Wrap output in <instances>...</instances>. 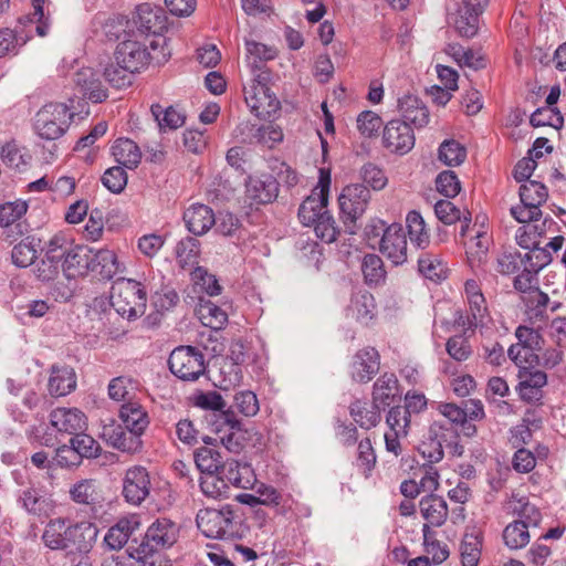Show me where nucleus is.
<instances>
[{
	"instance_id": "nucleus-1",
	"label": "nucleus",
	"mask_w": 566,
	"mask_h": 566,
	"mask_svg": "<svg viewBox=\"0 0 566 566\" xmlns=\"http://www.w3.org/2000/svg\"><path fill=\"white\" fill-rule=\"evenodd\" d=\"M98 533V527L91 522L71 523L56 517L46 523L41 539L45 547L65 553L66 566H92L90 553Z\"/></svg>"
},
{
	"instance_id": "nucleus-2",
	"label": "nucleus",
	"mask_w": 566,
	"mask_h": 566,
	"mask_svg": "<svg viewBox=\"0 0 566 566\" xmlns=\"http://www.w3.org/2000/svg\"><path fill=\"white\" fill-rule=\"evenodd\" d=\"M179 533L180 528L174 521L157 518L147 527L142 542L137 546H129V556L143 566H170L169 560L156 554L172 547Z\"/></svg>"
},
{
	"instance_id": "nucleus-3",
	"label": "nucleus",
	"mask_w": 566,
	"mask_h": 566,
	"mask_svg": "<svg viewBox=\"0 0 566 566\" xmlns=\"http://www.w3.org/2000/svg\"><path fill=\"white\" fill-rule=\"evenodd\" d=\"M74 113L63 103H49L42 106L33 119L35 134L45 140L62 137L70 127Z\"/></svg>"
},
{
	"instance_id": "nucleus-4",
	"label": "nucleus",
	"mask_w": 566,
	"mask_h": 566,
	"mask_svg": "<svg viewBox=\"0 0 566 566\" xmlns=\"http://www.w3.org/2000/svg\"><path fill=\"white\" fill-rule=\"evenodd\" d=\"M146 301V292L137 281L120 279L112 286L111 305L123 317L130 319L142 315Z\"/></svg>"
},
{
	"instance_id": "nucleus-5",
	"label": "nucleus",
	"mask_w": 566,
	"mask_h": 566,
	"mask_svg": "<svg viewBox=\"0 0 566 566\" xmlns=\"http://www.w3.org/2000/svg\"><path fill=\"white\" fill-rule=\"evenodd\" d=\"M196 521L206 537L228 538L237 533L234 512L229 505L221 509H202L198 512Z\"/></svg>"
},
{
	"instance_id": "nucleus-6",
	"label": "nucleus",
	"mask_w": 566,
	"mask_h": 566,
	"mask_svg": "<svg viewBox=\"0 0 566 566\" xmlns=\"http://www.w3.org/2000/svg\"><path fill=\"white\" fill-rule=\"evenodd\" d=\"M170 371L181 380L195 381L206 371L205 356L196 347L179 346L169 356Z\"/></svg>"
},
{
	"instance_id": "nucleus-7",
	"label": "nucleus",
	"mask_w": 566,
	"mask_h": 566,
	"mask_svg": "<svg viewBox=\"0 0 566 566\" xmlns=\"http://www.w3.org/2000/svg\"><path fill=\"white\" fill-rule=\"evenodd\" d=\"M548 198L547 188L539 181L528 180L520 187L521 203L511 208L518 222H530L542 216L541 206Z\"/></svg>"
},
{
	"instance_id": "nucleus-8",
	"label": "nucleus",
	"mask_w": 566,
	"mask_h": 566,
	"mask_svg": "<svg viewBox=\"0 0 566 566\" xmlns=\"http://www.w3.org/2000/svg\"><path fill=\"white\" fill-rule=\"evenodd\" d=\"M370 198L369 189L361 184H352L342 190L338 197L339 209L350 233L356 232V221L365 213Z\"/></svg>"
},
{
	"instance_id": "nucleus-9",
	"label": "nucleus",
	"mask_w": 566,
	"mask_h": 566,
	"mask_svg": "<svg viewBox=\"0 0 566 566\" xmlns=\"http://www.w3.org/2000/svg\"><path fill=\"white\" fill-rule=\"evenodd\" d=\"M244 98L251 112L259 118H270L280 109L279 99L261 81V74L244 87Z\"/></svg>"
},
{
	"instance_id": "nucleus-10",
	"label": "nucleus",
	"mask_w": 566,
	"mask_h": 566,
	"mask_svg": "<svg viewBox=\"0 0 566 566\" xmlns=\"http://www.w3.org/2000/svg\"><path fill=\"white\" fill-rule=\"evenodd\" d=\"M415 142L413 129L406 122L392 119L384 128L382 145L391 154H408L415 147Z\"/></svg>"
},
{
	"instance_id": "nucleus-11",
	"label": "nucleus",
	"mask_w": 566,
	"mask_h": 566,
	"mask_svg": "<svg viewBox=\"0 0 566 566\" xmlns=\"http://www.w3.org/2000/svg\"><path fill=\"white\" fill-rule=\"evenodd\" d=\"M380 368V355L374 347L367 346L358 349L348 365V374L353 381L369 382Z\"/></svg>"
},
{
	"instance_id": "nucleus-12",
	"label": "nucleus",
	"mask_w": 566,
	"mask_h": 566,
	"mask_svg": "<svg viewBox=\"0 0 566 566\" xmlns=\"http://www.w3.org/2000/svg\"><path fill=\"white\" fill-rule=\"evenodd\" d=\"M329 177H321L318 186L313 192L301 203L298 208V219L306 227L313 226L318 218L326 213Z\"/></svg>"
},
{
	"instance_id": "nucleus-13",
	"label": "nucleus",
	"mask_w": 566,
	"mask_h": 566,
	"mask_svg": "<svg viewBox=\"0 0 566 566\" xmlns=\"http://www.w3.org/2000/svg\"><path fill=\"white\" fill-rule=\"evenodd\" d=\"M115 60L116 64L129 70L130 73H135L149 63L150 54L146 43L130 38L117 45Z\"/></svg>"
},
{
	"instance_id": "nucleus-14",
	"label": "nucleus",
	"mask_w": 566,
	"mask_h": 566,
	"mask_svg": "<svg viewBox=\"0 0 566 566\" xmlns=\"http://www.w3.org/2000/svg\"><path fill=\"white\" fill-rule=\"evenodd\" d=\"M379 250L396 266L407 261L408 242L400 224L392 223L385 229Z\"/></svg>"
},
{
	"instance_id": "nucleus-15",
	"label": "nucleus",
	"mask_w": 566,
	"mask_h": 566,
	"mask_svg": "<svg viewBox=\"0 0 566 566\" xmlns=\"http://www.w3.org/2000/svg\"><path fill=\"white\" fill-rule=\"evenodd\" d=\"M150 475L146 468L135 465L129 468L123 480V495L134 505H139L150 493Z\"/></svg>"
},
{
	"instance_id": "nucleus-16",
	"label": "nucleus",
	"mask_w": 566,
	"mask_h": 566,
	"mask_svg": "<svg viewBox=\"0 0 566 566\" xmlns=\"http://www.w3.org/2000/svg\"><path fill=\"white\" fill-rule=\"evenodd\" d=\"M101 437L107 444L122 452L135 453L143 446L142 434L115 422L105 424Z\"/></svg>"
},
{
	"instance_id": "nucleus-17",
	"label": "nucleus",
	"mask_w": 566,
	"mask_h": 566,
	"mask_svg": "<svg viewBox=\"0 0 566 566\" xmlns=\"http://www.w3.org/2000/svg\"><path fill=\"white\" fill-rule=\"evenodd\" d=\"M279 184L270 174L250 176L245 182V197L250 205H265L277 196Z\"/></svg>"
},
{
	"instance_id": "nucleus-18",
	"label": "nucleus",
	"mask_w": 566,
	"mask_h": 566,
	"mask_svg": "<svg viewBox=\"0 0 566 566\" xmlns=\"http://www.w3.org/2000/svg\"><path fill=\"white\" fill-rule=\"evenodd\" d=\"M50 423L60 433L74 436L87 428L85 413L77 408H56L50 412Z\"/></svg>"
},
{
	"instance_id": "nucleus-19",
	"label": "nucleus",
	"mask_w": 566,
	"mask_h": 566,
	"mask_svg": "<svg viewBox=\"0 0 566 566\" xmlns=\"http://www.w3.org/2000/svg\"><path fill=\"white\" fill-rule=\"evenodd\" d=\"M517 391L522 400L537 403L543 398V388L547 385V375L542 370L523 368L518 373Z\"/></svg>"
},
{
	"instance_id": "nucleus-20",
	"label": "nucleus",
	"mask_w": 566,
	"mask_h": 566,
	"mask_svg": "<svg viewBox=\"0 0 566 566\" xmlns=\"http://www.w3.org/2000/svg\"><path fill=\"white\" fill-rule=\"evenodd\" d=\"M75 86L93 103H101L108 96L98 73L92 67H82L74 74Z\"/></svg>"
},
{
	"instance_id": "nucleus-21",
	"label": "nucleus",
	"mask_w": 566,
	"mask_h": 566,
	"mask_svg": "<svg viewBox=\"0 0 566 566\" xmlns=\"http://www.w3.org/2000/svg\"><path fill=\"white\" fill-rule=\"evenodd\" d=\"M165 10L154 3L144 2L137 6L135 23L143 32L159 34L166 28Z\"/></svg>"
},
{
	"instance_id": "nucleus-22",
	"label": "nucleus",
	"mask_w": 566,
	"mask_h": 566,
	"mask_svg": "<svg viewBox=\"0 0 566 566\" xmlns=\"http://www.w3.org/2000/svg\"><path fill=\"white\" fill-rule=\"evenodd\" d=\"M139 527L140 521L137 515L119 518L117 523L106 532L103 541L104 545L111 551H119Z\"/></svg>"
},
{
	"instance_id": "nucleus-23",
	"label": "nucleus",
	"mask_w": 566,
	"mask_h": 566,
	"mask_svg": "<svg viewBox=\"0 0 566 566\" xmlns=\"http://www.w3.org/2000/svg\"><path fill=\"white\" fill-rule=\"evenodd\" d=\"M217 432L222 431L221 427L224 426L227 429L224 433L219 437L220 442L223 447L231 452H239L243 448L244 434L241 430V422L232 411H227L218 415Z\"/></svg>"
},
{
	"instance_id": "nucleus-24",
	"label": "nucleus",
	"mask_w": 566,
	"mask_h": 566,
	"mask_svg": "<svg viewBox=\"0 0 566 566\" xmlns=\"http://www.w3.org/2000/svg\"><path fill=\"white\" fill-rule=\"evenodd\" d=\"M428 434L430 442H422L419 452L428 462L438 463L443 459V444L447 436L451 434V429L436 421L430 426Z\"/></svg>"
},
{
	"instance_id": "nucleus-25",
	"label": "nucleus",
	"mask_w": 566,
	"mask_h": 566,
	"mask_svg": "<svg viewBox=\"0 0 566 566\" xmlns=\"http://www.w3.org/2000/svg\"><path fill=\"white\" fill-rule=\"evenodd\" d=\"M227 486L233 485L239 489H250L255 482L253 469L250 464L240 463L233 459H227L220 469Z\"/></svg>"
},
{
	"instance_id": "nucleus-26",
	"label": "nucleus",
	"mask_w": 566,
	"mask_h": 566,
	"mask_svg": "<svg viewBox=\"0 0 566 566\" xmlns=\"http://www.w3.org/2000/svg\"><path fill=\"white\" fill-rule=\"evenodd\" d=\"M76 388V374L70 366L54 365L48 379V391L52 397H64Z\"/></svg>"
},
{
	"instance_id": "nucleus-27",
	"label": "nucleus",
	"mask_w": 566,
	"mask_h": 566,
	"mask_svg": "<svg viewBox=\"0 0 566 566\" xmlns=\"http://www.w3.org/2000/svg\"><path fill=\"white\" fill-rule=\"evenodd\" d=\"M184 221L189 232L202 235L208 232L216 222L213 210L201 203L191 205L184 212Z\"/></svg>"
},
{
	"instance_id": "nucleus-28",
	"label": "nucleus",
	"mask_w": 566,
	"mask_h": 566,
	"mask_svg": "<svg viewBox=\"0 0 566 566\" xmlns=\"http://www.w3.org/2000/svg\"><path fill=\"white\" fill-rule=\"evenodd\" d=\"M61 265L63 273L67 279H75L86 274L91 266L87 248L73 244Z\"/></svg>"
},
{
	"instance_id": "nucleus-29",
	"label": "nucleus",
	"mask_w": 566,
	"mask_h": 566,
	"mask_svg": "<svg viewBox=\"0 0 566 566\" xmlns=\"http://www.w3.org/2000/svg\"><path fill=\"white\" fill-rule=\"evenodd\" d=\"M420 514L427 521V525L440 527L448 517V504L438 495H428L420 501Z\"/></svg>"
},
{
	"instance_id": "nucleus-30",
	"label": "nucleus",
	"mask_w": 566,
	"mask_h": 566,
	"mask_svg": "<svg viewBox=\"0 0 566 566\" xmlns=\"http://www.w3.org/2000/svg\"><path fill=\"white\" fill-rule=\"evenodd\" d=\"M375 311L376 303L373 294L364 290L353 294L347 308L348 315L363 324H368L374 318Z\"/></svg>"
},
{
	"instance_id": "nucleus-31",
	"label": "nucleus",
	"mask_w": 566,
	"mask_h": 566,
	"mask_svg": "<svg viewBox=\"0 0 566 566\" xmlns=\"http://www.w3.org/2000/svg\"><path fill=\"white\" fill-rule=\"evenodd\" d=\"M399 111L402 122H409L416 127H423L429 122V112L426 105L415 95H405L399 99Z\"/></svg>"
},
{
	"instance_id": "nucleus-32",
	"label": "nucleus",
	"mask_w": 566,
	"mask_h": 566,
	"mask_svg": "<svg viewBox=\"0 0 566 566\" xmlns=\"http://www.w3.org/2000/svg\"><path fill=\"white\" fill-rule=\"evenodd\" d=\"M399 392L398 379L394 374H382L373 386V402L380 407L389 406Z\"/></svg>"
},
{
	"instance_id": "nucleus-33",
	"label": "nucleus",
	"mask_w": 566,
	"mask_h": 566,
	"mask_svg": "<svg viewBox=\"0 0 566 566\" xmlns=\"http://www.w3.org/2000/svg\"><path fill=\"white\" fill-rule=\"evenodd\" d=\"M119 418L126 429L143 436L149 424L147 412L136 401H128L120 407Z\"/></svg>"
},
{
	"instance_id": "nucleus-34",
	"label": "nucleus",
	"mask_w": 566,
	"mask_h": 566,
	"mask_svg": "<svg viewBox=\"0 0 566 566\" xmlns=\"http://www.w3.org/2000/svg\"><path fill=\"white\" fill-rule=\"evenodd\" d=\"M482 552V534L473 527L467 531L460 544L462 566H478Z\"/></svg>"
},
{
	"instance_id": "nucleus-35",
	"label": "nucleus",
	"mask_w": 566,
	"mask_h": 566,
	"mask_svg": "<svg viewBox=\"0 0 566 566\" xmlns=\"http://www.w3.org/2000/svg\"><path fill=\"white\" fill-rule=\"evenodd\" d=\"M112 154L120 166L128 169L136 168L142 159L138 145L129 138L117 139L112 147Z\"/></svg>"
},
{
	"instance_id": "nucleus-36",
	"label": "nucleus",
	"mask_w": 566,
	"mask_h": 566,
	"mask_svg": "<svg viewBox=\"0 0 566 566\" xmlns=\"http://www.w3.org/2000/svg\"><path fill=\"white\" fill-rule=\"evenodd\" d=\"M509 510L520 517L516 522H522L527 527L538 526L542 521L538 507L525 496L513 495L509 501Z\"/></svg>"
},
{
	"instance_id": "nucleus-37",
	"label": "nucleus",
	"mask_w": 566,
	"mask_h": 566,
	"mask_svg": "<svg viewBox=\"0 0 566 566\" xmlns=\"http://www.w3.org/2000/svg\"><path fill=\"white\" fill-rule=\"evenodd\" d=\"M349 413L354 421L363 429H371L380 421L379 408L373 402L365 400H355L349 407Z\"/></svg>"
},
{
	"instance_id": "nucleus-38",
	"label": "nucleus",
	"mask_w": 566,
	"mask_h": 566,
	"mask_svg": "<svg viewBox=\"0 0 566 566\" xmlns=\"http://www.w3.org/2000/svg\"><path fill=\"white\" fill-rule=\"evenodd\" d=\"M150 111L161 132H165L166 129H177L186 122L185 113L175 106L164 108L159 104H154L151 105Z\"/></svg>"
},
{
	"instance_id": "nucleus-39",
	"label": "nucleus",
	"mask_w": 566,
	"mask_h": 566,
	"mask_svg": "<svg viewBox=\"0 0 566 566\" xmlns=\"http://www.w3.org/2000/svg\"><path fill=\"white\" fill-rule=\"evenodd\" d=\"M406 223L411 243L419 249H426L430 243V233L423 217L412 210L407 214Z\"/></svg>"
},
{
	"instance_id": "nucleus-40",
	"label": "nucleus",
	"mask_w": 566,
	"mask_h": 566,
	"mask_svg": "<svg viewBox=\"0 0 566 566\" xmlns=\"http://www.w3.org/2000/svg\"><path fill=\"white\" fill-rule=\"evenodd\" d=\"M193 458L197 468L203 474L219 472L226 461L217 447L210 446L198 448L193 453Z\"/></svg>"
},
{
	"instance_id": "nucleus-41",
	"label": "nucleus",
	"mask_w": 566,
	"mask_h": 566,
	"mask_svg": "<svg viewBox=\"0 0 566 566\" xmlns=\"http://www.w3.org/2000/svg\"><path fill=\"white\" fill-rule=\"evenodd\" d=\"M467 244V256L471 269L480 268L488 254L490 239L484 231H476L475 235L471 238Z\"/></svg>"
},
{
	"instance_id": "nucleus-42",
	"label": "nucleus",
	"mask_w": 566,
	"mask_h": 566,
	"mask_svg": "<svg viewBox=\"0 0 566 566\" xmlns=\"http://www.w3.org/2000/svg\"><path fill=\"white\" fill-rule=\"evenodd\" d=\"M71 497L78 504L95 505L101 502L102 495L96 480H82L70 490Z\"/></svg>"
},
{
	"instance_id": "nucleus-43",
	"label": "nucleus",
	"mask_w": 566,
	"mask_h": 566,
	"mask_svg": "<svg viewBox=\"0 0 566 566\" xmlns=\"http://www.w3.org/2000/svg\"><path fill=\"white\" fill-rule=\"evenodd\" d=\"M200 322L212 329H221L228 321L227 313L217 304L201 300L197 308Z\"/></svg>"
},
{
	"instance_id": "nucleus-44",
	"label": "nucleus",
	"mask_w": 566,
	"mask_h": 566,
	"mask_svg": "<svg viewBox=\"0 0 566 566\" xmlns=\"http://www.w3.org/2000/svg\"><path fill=\"white\" fill-rule=\"evenodd\" d=\"M92 270H97L104 279H112L120 272V265L117 255L113 250H97L91 259Z\"/></svg>"
},
{
	"instance_id": "nucleus-45",
	"label": "nucleus",
	"mask_w": 566,
	"mask_h": 566,
	"mask_svg": "<svg viewBox=\"0 0 566 566\" xmlns=\"http://www.w3.org/2000/svg\"><path fill=\"white\" fill-rule=\"evenodd\" d=\"M30 39L22 28L14 30L4 28L0 29V57L8 54H17L19 49Z\"/></svg>"
},
{
	"instance_id": "nucleus-46",
	"label": "nucleus",
	"mask_w": 566,
	"mask_h": 566,
	"mask_svg": "<svg viewBox=\"0 0 566 566\" xmlns=\"http://www.w3.org/2000/svg\"><path fill=\"white\" fill-rule=\"evenodd\" d=\"M418 270L427 279L440 281L447 277L448 268L439 255L423 253L418 259Z\"/></svg>"
},
{
	"instance_id": "nucleus-47",
	"label": "nucleus",
	"mask_w": 566,
	"mask_h": 566,
	"mask_svg": "<svg viewBox=\"0 0 566 566\" xmlns=\"http://www.w3.org/2000/svg\"><path fill=\"white\" fill-rule=\"evenodd\" d=\"M224 481L220 472L205 473L200 479V489L206 496L213 500L228 497L230 490Z\"/></svg>"
},
{
	"instance_id": "nucleus-48",
	"label": "nucleus",
	"mask_w": 566,
	"mask_h": 566,
	"mask_svg": "<svg viewBox=\"0 0 566 566\" xmlns=\"http://www.w3.org/2000/svg\"><path fill=\"white\" fill-rule=\"evenodd\" d=\"M377 463V457L369 438L359 441L356 452L354 465L361 472L365 478L371 475Z\"/></svg>"
},
{
	"instance_id": "nucleus-49",
	"label": "nucleus",
	"mask_w": 566,
	"mask_h": 566,
	"mask_svg": "<svg viewBox=\"0 0 566 566\" xmlns=\"http://www.w3.org/2000/svg\"><path fill=\"white\" fill-rule=\"evenodd\" d=\"M36 247L35 239L31 237L17 243L11 251L13 264L18 268H28L33 264L38 255Z\"/></svg>"
},
{
	"instance_id": "nucleus-50",
	"label": "nucleus",
	"mask_w": 566,
	"mask_h": 566,
	"mask_svg": "<svg viewBox=\"0 0 566 566\" xmlns=\"http://www.w3.org/2000/svg\"><path fill=\"white\" fill-rule=\"evenodd\" d=\"M526 314L533 322H542L546 317V311L549 303L547 294L539 290H533L524 296Z\"/></svg>"
},
{
	"instance_id": "nucleus-51",
	"label": "nucleus",
	"mask_w": 566,
	"mask_h": 566,
	"mask_svg": "<svg viewBox=\"0 0 566 566\" xmlns=\"http://www.w3.org/2000/svg\"><path fill=\"white\" fill-rule=\"evenodd\" d=\"M438 158L446 166H459L467 158V149L459 142L454 139H447L441 143L438 149Z\"/></svg>"
},
{
	"instance_id": "nucleus-52",
	"label": "nucleus",
	"mask_w": 566,
	"mask_h": 566,
	"mask_svg": "<svg viewBox=\"0 0 566 566\" xmlns=\"http://www.w3.org/2000/svg\"><path fill=\"white\" fill-rule=\"evenodd\" d=\"M73 244L66 234L59 232L45 242L42 251L45 256L61 264Z\"/></svg>"
},
{
	"instance_id": "nucleus-53",
	"label": "nucleus",
	"mask_w": 566,
	"mask_h": 566,
	"mask_svg": "<svg viewBox=\"0 0 566 566\" xmlns=\"http://www.w3.org/2000/svg\"><path fill=\"white\" fill-rule=\"evenodd\" d=\"M199 247V241L191 237H186L177 243L175 253L181 268L192 266L197 263Z\"/></svg>"
},
{
	"instance_id": "nucleus-54",
	"label": "nucleus",
	"mask_w": 566,
	"mask_h": 566,
	"mask_svg": "<svg viewBox=\"0 0 566 566\" xmlns=\"http://www.w3.org/2000/svg\"><path fill=\"white\" fill-rule=\"evenodd\" d=\"M528 527L522 522L514 521L510 523L503 531V539L511 549H518L530 543Z\"/></svg>"
},
{
	"instance_id": "nucleus-55",
	"label": "nucleus",
	"mask_w": 566,
	"mask_h": 566,
	"mask_svg": "<svg viewBox=\"0 0 566 566\" xmlns=\"http://www.w3.org/2000/svg\"><path fill=\"white\" fill-rule=\"evenodd\" d=\"M70 442L71 450L82 458H96L101 452L99 443L84 431L74 434Z\"/></svg>"
},
{
	"instance_id": "nucleus-56",
	"label": "nucleus",
	"mask_w": 566,
	"mask_h": 566,
	"mask_svg": "<svg viewBox=\"0 0 566 566\" xmlns=\"http://www.w3.org/2000/svg\"><path fill=\"white\" fill-rule=\"evenodd\" d=\"M530 122L534 127L551 126L559 129L563 127L564 118L557 107L546 106L536 109L531 115Z\"/></svg>"
},
{
	"instance_id": "nucleus-57",
	"label": "nucleus",
	"mask_w": 566,
	"mask_h": 566,
	"mask_svg": "<svg viewBox=\"0 0 566 566\" xmlns=\"http://www.w3.org/2000/svg\"><path fill=\"white\" fill-rule=\"evenodd\" d=\"M361 271L368 284H378L386 277L384 262L377 254H366L364 256Z\"/></svg>"
},
{
	"instance_id": "nucleus-58",
	"label": "nucleus",
	"mask_w": 566,
	"mask_h": 566,
	"mask_svg": "<svg viewBox=\"0 0 566 566\" xmlns=\"http://www.w3.org/2000/svg\"><path fill=\"white\" fill-rule=\"evenodd\" d=\"M23 507L31 514L41 516L48 515L50 504L35 489L24 490L20 496Z\"/></svg>"
},
{
	"instance_id": "nucleus-59",
	"label": "nucleus",
	"mask_w": 566,
	"mask_h": 566,
	"mask_svg": "<svg viewBox=\"0 0 566 566\" xmlns=\"http://www.w3.org/2000/svg\"><path fill=\"white\" fill-rule=\"evenodd\" d=\"M481 13L473 12L472 10H459L453 20L455 30L461 36L472 38L478 32V18Z\"/></svg>"
},
{
	"instance_id": "nucleus-60",
	"label": "nucleus",
	"mask_w": 566,
	"mask_h": 566,
	"mask_svg": "<svg viewBox=\"0 0 566 566\" xmlns=\"http://www.w3.org/2000/svg\"><path fill=\"white\" fill-rule=\"evenodd\" d=\"M313 227L316 237L326 243H332L336 241L339 234V229L336 226L333 216L328 211H326V213H323V216L318 218V220L313 224Z\"/></svg>"
},
{
	"instance_id": "nucleus-61",
	"label": "nucleus",
	"mask_w": 566,
	"mask_h": 566,
	"mask_svg": "<svg viewBox=\"0 0 566 566\" xmlns=\"http://www.w3.org/2000/svg\"><path fill=\"white\" fill-rule=\"evenodd\" d=\"M446 350L448 355L461 363L465 361L472 355V348L469 340L462 335H454L447 340Z\"/></svg>"
},
{
	"instance_id": "nucleus-62",
	"label": "nucleus",
	"mask_w": 566,
	"mask_h": 566,
	"mask_svg": "<svg viewBox=\"0 0 566 566\" xmlns=\"http://www.w3.org/2000/svg\"><path fill=\"white\" fill-rule=\"evenodd\" d=\"M28 205L25 201L7 202L0 206V227H9L25 214Z\"/></svg>"
},
{
	"instance_id": "nucleus-63",
	"label": "nucleus",
	"mask_w": 566,
	"mask_h": 566,
	"mask_svg": "<svg viewBox=\"0 0 566 566\" xmlns=\"http://www.w3.org/2000/svg\"><path fill=\"white\" fill-rule=\"evenodd\" d=\"M191 280L210 296L218 295L221 292V286L218 283L216 276L208 273L203 268H196L191 272Z\"/></svg>"
},
{
	"instance_id": "nucleus-64",
	"label": "nucleus",
	"mask_w": 566,
	"mask_h": 566,
	"mask_svg": "<svg viewBox=\"0 0 566 566\" xmlns=\"http://www.w3.org/2000/svg\"><path fill=\"white\" fill-rule=\"evenodd\" d=\"M102 182L109 191L119 193L127 185V174L120 166L111 167L104 172Z\"/></svg>"
}]
</instances>
